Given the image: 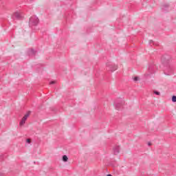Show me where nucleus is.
Instances as JSON below:
<instances>
[{"label":"nucleus","mask_w":176,"mask_h":176,"mask_svg":"<svg viewBox=\"0 0 176 176\" xmlns=\"http://www.w3.org/2000/svg\"><path fill=\"white\" fill-rule=\"evenodd\" d=\"M54 83H56V81H51L50 82V85H54Z\"/></svg>","instance_id":"nucleus-13"},{"label":"nucleus","mask_w":176,"mask_h":176,"mask_svg":"<svg viewBox=\"0 0 176 176\" xmlns=\"http://www.w3.org/2000/svg\"><path fill=\"white\" fill-rule=\"evenodd\" d=\"M31 114V111H28L27 113V114H25L22 119L21 120L20 122H19V126L20 127H23V126H24V124H25V122L27 121V120L28 119V118H30V115Z\"/></svg>","instance_id":"nucleus-4"},{"label":"nucleus","mask_w":176,"mask_h":176,"mask_svg":"<svg viewBox=\"0 0 176 176\" xmlns=\"http://www.w3.org/2000/svg\"><path fill=\"white\" fill-rule=\"evenodd\" d=\"M153 93H154V94H156V96H160V92H159L157 91H154Z\"/></svg>","instance_id":"nucleus-11"},{"label":"nucleus","mask_w":176,"mask_h":176,"mask_svg":"<svg viewBox=\"0 0 176 176\" xmlns=\"http://www.w3.org/2000/svg\"><path fill=\"white\" fill-rule=\"evenodd\" d=\"M107 176H112V175L109 174V175H107Z\"/></svg>","instance_id":"nucleus-18"},{"label":"nucleus","mask_w":176,"mask_h":176,"mask_svg":"<svg viewBox=\"0 0 176 176\" xmlns=\"http://www.w3.org/2000/svg\"><path fill=\"white\" fill-rule=\"evenodd\" d=\"M173 74V72H170L168 74H167V75H172Z\"/></svg>","instance_id":"nucleus-16"},{"label":"nucleus","mask_w":176,"mask_h":176,"mask_svg":"<svg viewBox=\"0 0 176 176\" xmlns=\"http://www.w3.org/2000/svg\"><path fill=\"white\" fill-rule=\"evenodd\" d=\"M120 152V146L116 145L113 147V155H119Z\"/></svg>","instance_id":"nucleus-5"},{"label":"nucleus","mask_w":176,"mask_h":176,"mask_svg":"<svg viewBox=\"0 0 176 176\" xmlns=\"http://www.w3.org/2000/svg\"><path fill=\"white\" fill-rule=\"evenodd\" d=\"M106 69L107 71H109L110 72H114V71H116V69H118V65L112 63H107L106 64Z\"/></svg>","instance_id":"nucleus-2"},{"label":"nucleus","mask_w":176,"mask_h":176,"mask_svg":"<svg viewBox=\"0 0 176 176\" xmlns=\"http://www.w3.org/2000/svg\"><path fill=\"white\" fill-rule=\"evenodd\" d=\"M155 69V65H151L148 67L149 72H153Z\"/></svg>","instance_id":"nucleus-7"},{"label":"nucleus","mask_w":176,"mask_h":176,"mask_svg":"<svg viewBox=\"0 0 176 176\" xmlns=\"http://www.w3.org/2000/svg\"><path fill=\"white\" fill-rule=\"evenodd\" d=\"M122 105H123V99L118 98L114 101V107L118 111L122 108Z\"/></svg>","instance_id":"nucleus-3"},{"label":"nucleus","mask_w":176,"mask_h":176,"mask_svg":"<svg viewBox=\"0 0 176 176\" xmlns=\"http://www.w3.org/2000/svg\"><path fill=\"white\" fill-rule=\"evenodd\" d=\"M133 80H134V82H138V81L141 80V78H140V77H138V76H135L133 78Z\"/></svg>","instance_id":"nucleus-9"},{"label":"nucleus","mask_w":176,"mask_h":176,"mask_svg":"<svg viewBox=\"0 0 176 176\" xmlns=\"http://www.w3.org/2000/svg\"><path fill=\"white\" fill-rule=\"evenodd\" d=\"M38 23H39V19H38V17L35 16L30 17V21H29L30 27H35L38 25Z\"/></svg>","instance_id":"nucleus-1"},{"label":"nucleus","mask_w":176,"mask_h":176,"mask_svg":"<svg viewBox=\"0 0 176 176\" xmlns=\"http://www.w3.org/2000/svg\"><path fill=\"white\" fill-rule=\"evenodd\" d=\"M63 162H68V157L66 155L63 156Z\"/></svg>","instance_id":"nucleus-8"},{"label":"nucleus","mask_w":176,"mask_h":176,"mask_svg":"<svg viewBox=\"0 0 176 176\" xmlns=\"http://www.w3.org/2000/svg\"><path fill=\"white\" fill-rule=\"evenodd\" d=\"M172 101H173V102H176V96H173L172 97Z\"/></svg>","instance_id":"nucleus-10"},{"label":"nucleus","mask_w":176,"mask_h":176,"mask_svg":"<svg viewBox=\"0 0 176 176\" xmlns=\"http://www.w3.org/2000/svg\"><path fill=\"white\" fill-rule=\"evenodd\" d=\"M149 43H150V45H151V43H153V41L151 40V41H149Z\"/></svg>","instance_id":"nucleus-14"},{"label":"nucleus","mask_w":176,"mask_h":176,"mask_svg":"<svg viewBox=\"0 0 176 176\" xmlns=\"http://www.w3.org/2000/svg\"><path fill=\"white\" fill-rule=\"evenodd\" d=\"M148 146H151V145H152V143L151 142H148Z\"/></svg>","instance_id":"nucleus-15"},{"label":"nucleus","mask_w":176,"mask_h":176,"mask_svg":"<svg viewBox=\"0 0 176 176\" xmlns=\"http://www.w3.org/2000/svg\"><path fill=\"white\" fill-rule=\"evenodd\" d=\"M0 176H3V173H0Z\"/></svg>","instance_id":"nucleus-17"},{"label":"nucleus","mask_w":176,"mask_h":176,"mask_svg":"<svg viewBox=\"0 0 176 176\" xmlns=\"http://www.w3.org/2000/svg\"><path fill=\"white\" fill-rule=\"evenodd\" d=\"M26 142L27 144H31V139H27Z\"/></svg>","instance_id":"nucleus-12"},{"label":"nucleus","mask_w":176,"mask_h":176,"mask_svg":"<svg viewBox=\"0 0 176 176\" xmlns=\"http://www.w3.org/2000/svg\"><path fill=\"white\" fill-rule=\"evenodd\" d=\"M12 19L14 20L21 19V14L19 12H16L12 15Z\"/></svg>","instance_id":"nucleus-6"}]
</instances>
